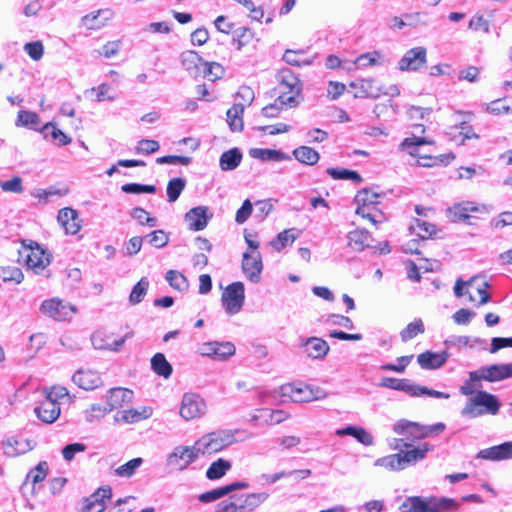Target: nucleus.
<instances>
[{
  "label": "nucleus",
  "mask_w": 512,
  "mask_h": 512,
  "mask_svg": "<svg viewBox=\"0 0 512 512\" xmlns=\"http://www.w3.org/2000/svg\"><path fill=\"white\" fill-rule=\"evenodd\" d=\"M186 187V180L182 177L172 178L167 183L166 193L168 202L173 203L178 200Z\"/></svg>",
  "instance_id": "nucleus-45"
},
{
  "label": "nucleus",
  "mask_w": 512,
  "mask_h": 512,
  "mask_svg": "<svg viewBox=\"0 0 512 512\" xmlns=\"http://www.w3.org/2000/svg\"><path fill=\"white\" fill-rule=\"evenodd\" d=\"M336 434L339 436H352L358 442L366 446L373 445V437L370 435V433L361 427L347 426L345 428L338 429Z\"/></svg>",
  "instance_id": "nucleus-31"
},
{
  "label": "nucleus",
  "mask_w": 512,
  "mask_h": 512,
  "mask_svg": "<svg viewBox=\"0 0 512 512\" xmlns=\"http://www.w3.org/2000/svg\"><path fill=\"white\" fill-rule=\"evenodd\" d=\"M204 76L211 81L220 79L224 74V68L217 62H203Z\"/></svg>",
  "instance_id": "nucleus-58"
},
{
  "label": "nucleus",
  "mask_w": 512,
  "mask_h": 512,
  "mask_svg": "<svg viewBox=\"0 0 512 512\" xmlns=\"http://www.w3.org/2000/svg\"><path fill=\"white\" fill-rule=\"evenodd\" d=\"M431 143H432L431 140H428L424 137L414 136V137H410V138H405L401 143V147L403 149H407L408 153L411 156L424 158V159H430L429 156L420 154L419 147L423 146L425 144H431Z\"/></svg>",
  "instance_id": "nucleus-38"
},
{
  "label": "nucleus",
  "mask_w": 512,
  "mask_h": 512,
  "mask_svg": "<svg viewBox=\"0 0 512 512\" xmlns=\"http://www.w3.org/2000/svg\"><path fill=\"white\" fill-rule=\"evenodd\" d=\"M500 405L501 403L497 396L486 391H478L473 397L469 399L462 413L495 415L498 413Z\"/></svg>",
  "instance_id": "nucleus-6"
},
{
  "label": "nucleus",
  "mask_w": 512,
  "mask_h": 512,
  "mask_svg": "<svg viewBox=\"0 0 512 512\" xmlns=\"http://www.w3.org/2000/svg\"><path fill=\"white\" fill-rule=\"evenodd\" d=\"M253 211V205L249 199L244 200L242 206L237 210L235 215V221L238 224L245 223Z\"/></svg>",
  "instance_id": "nucleus-64"
},
{
  "label": "nucleus",
  "mask_w": 512,
  "mask_h": 512,
  "mask_svg": "<svg viewBox=\"0 0 512 512\" xmlns=\"http://www.w3.org/2000/svg\"><path fill=\"white\" fill-rule=\"evenodd\" d=\"M425 327L421 319H415L409 323L401 332L400 337L403 342H407L420 333H424Z\"/></svg>",
  "instance_id": "nucleus-48"
},
{
  "label": "nucleus",
  "mask_w": 512,
  "mask_h": 512,
  "mask_svg": "<svg viewBox=\"0 0 512 512\" xmlns=\"http://www.w3.org/2000/svg\"><path fill=\"white\" fill-rule=\"evenodd\" d=\"M381 54L378 51H374L372 53H365L360 55L356 59V64L359 67H367L373 65H381L383 61L381 60Z\"/></svg>",
  "instance_id": "nucleus-59"
},
{
  "label": "nucleus",
  "mask_w": 512,
  "mask_h": 512,
  "mask_svg": "<svg viewBox=\"0 0 512 512\" xmlns=\"http://www.w3.org/2000/svg\"><path fill=\"white\" fill-rule=\"evenodd\" d=\"M160 148L159 142L151 139H142L138 142L136 152L138 154H152Z\"/></svg>",
  "instance_id": "nucleus-63"
},
{
  "label": "nucleus",
  "mask_w": 512,
  "mask_h": 512,
  "mask_svg": "<svg viewBox=\"0 0 512 512\" xmlns=\"http://www.w3.org/2000/svg\"><path fill=\"white\" fill-rule=\"evenodd\" d=\"M203 356L211 357L215 360L225 361L235 354V346L231 342H207L200 347Z\"/></svg>",
  "instance_id": "nucleus-11"
},
{
  "label": "nucleus",
  "mask_w": 512,
  "mask_h": 512,
  "mask_svg": "<svg viewBox=\"0 0 512 512\" xmlns=\"http://www.w3.org/2000/svg\"><path fill=\"white\" fill-rule=\"evenodd\" d=\"M444 429L445 425L443 423L423 426L415 422L401 420L395 424L394 431L402 438L388 439V445L392 450H400V442H404L403 446L409 448L411 445L405 441L437 435Z\"/></svg>",
  "instance_id": "nucleus-1"
},
{
  "label": "nucleus",
  "mask_w": 512,
  "mask_h": 512,
  "mask_svg": "<svg viewBox=\"0 0 512 512\" xmlns=\"http://www.w3.org/2000/svg\"><path fill=\"white\" fill-rule=\"evenodd\" d=\"M41 133L44 138H51L53 141H57L59 146L68 145L71 142V138L68 137L64 132H62L59 128H57L53 123H46L42 129Z\"/></svg>",
  "instance_id": "nucleus-41"
},
{
  "label": "nucleus",
  "mask_w": 512,
  "mask_h": 512,
  "mask_svg": "<svg viewBox=\"0 0 512 512\" xmlns=\"http://www.w3.org/2000/svg\"><path fill=\"white\" fill-rule=\"evenodd\" d=\"M478 211V207L473 202H462L454 204L452 207L447 209V216L453 222L467 221L470 216L469 212Z\"/></svg>",
  "instance_id": "nucleus-26"
},
{
  "label": "nucleus",
  "mask_w": 512,
  "mask_h": 512,
  "mask_svg": "<svg viewBox=\"0 0 512 512\" xmlns=\"http://www.w3.org/2000/svg\"><path fill=\"white\" fill-rule=\"evenodd\" d=\"M248 437H250V434L242 430H220L203 437L196 445L199 447L203 446L201 453L212 454L221 451L236 441L244 440Z\"/></svg>",
  "instance_id": "nucleus-3"
},
{
  "label": "nucleus",
  "mask_w": 512,
  "mask_h": 512,
  "mask_svg": "<svg viewBox=\"0 0 512 512\" xmlns=\"http://www.w3.org/2000/svg\"><path fill=\"white\" fill-rule=\"evenodd\" d=\"M5 453L9 456L24 454L32 450L36 443L30 439H8Z\"/></svg>",
  "instance_id": "nucleus-35"
},
{
  "label": "nucleus",
  "mask_w": 512,
  "mask_h": 512,
  "mask_svg": "<svg viewBox=\"0 0 512 512\" xmlns=\"http://www.w3.org/2000/svg\"><path fill=\"white\" fill-rule=\"evenodd\" d=\"M212 217L213 214L209 212L207 206H197L185 214V221L188 222L190 230L201 231L207 227Z\"/></svg>",
  "instance_id": "nucleus-14"
},
{
  "label": "nucleus",
  "mask_w": 512,
  "mask_h": 512,
  "mask_svg": "<svg viewBox=\"0 0 512 512\" xmlns=\"http://www.w3.org/2000/svg\"><path fill=\"white\" fill-rule=\"evenodd\" d=\"M248 487V483L246 482H234L229 485L219 487L213 489L211 491L205 492L199 496V500L203 503L213 502L235 490L238 489H246Z\"/></svg>",
  "instance_id": "nucleus-25"
},
{
  "label": "nucleus",
  "mask_w": 512,
  "mask_h": 512,
  "mask_svg": "<svg viewBox=\"0 0 512 512\" xmlns=\"http://www.w3.org/2000/svg\"><path fill=\"white\" fill-rule=\"evenodd\" d=\"M165 279L172 288H174L178 291H184L188 288V281H187L186 277L179 271H176V270L167 271L166 275H165Z\"/></svg>",
  "instance_id": "nucleus-49"
},
{
  "label": "nucleus",
  "mask_w": 512,
  "mask_h": 512,
  "mask_svg": "<svg viewBox=\"0 0 512 512\" xmlns=\"http://www.w3.org/2000/svg\"><path fill=\"white\" fill-rule=\"evenodd\" d=\"M477 458L500 461L512 458V442H505L500 445L492 446L481 450Z\"/></svg>",
  "instance_id": "nucleus-21"
},
{
  "label": "nucleus",
  "mask_w": 512,
  "mask_h": 512,
  "mask_svg": "<svg viewBox=\"0 0 512 512\" xmlns=\"http://www.w3.org/2000/svg\"><path fill=\"white\" fill-rule=\"evenodd\" d=\"M242 160V152L239 148H231L222 153L219 159V165L223 171L236 169Z\"/></svg>",
  "instance_id": "nucleus-30"
},
{
  "label": "nucleus",
  "mask_w": 512,
  "mask_h": 512,
  "mask_svg": "<svg viewBox=\"0 0 512 512\" xmlns=\"http://www.w3.org/2000/svg\"><path fill=\"white\" fill-rule=\"evenodd\" d=\"M40 123V118L37 113L32 111L20 110L16 119V126H25L29 128H36Z\"/></svg>",
  "instance_id": "nucleus-51"
},
{
  "label": "nucleus",
  "mask_w": 512,
  "mask_h": 512,
  "mask_svg": "<svg viewBox=\"0 0 512 512\" xmlns=\"http://www.w3.org/2000/svg\"><path fill=\"white\" fill-rule=\"evenodd\" d=\"M249 155L254 159H259L261 161H285L290 160L291 157L281 150L275 149H262V148H252L249 150Z\"/></svg>",
  "instance_id": "nucleus-29"
},
{
  "label": "nucleus",
  "mask_w": 512,
  "mask_h": 512,
  "mask_svg": "<svg viewBox=\"0 0 512 512\" xmlns=\"http://www.w3.org/2000/svg\"><path fill=\"white\" fill-rule=\"evenodd\" d=\"M295 229H286L280 232L273 240L270 241L271 247H273L277 251H281L288 245H291L297 238V235H294L292 232Z\"/></svg>",
  "instance_id": "nucleus-47"
},
{
  "label": "nucleus",
  "mask_w": 512,
  "mask_h": 512,
  "mask_svg": "<svg viewBox=\"0 0 512 512\" xmlns=\"http://www.w3.org/2000/svg\"><path fill=\"white\" fill-rule=\"evenodd\" d=\"M149 280L146 277H142L132 288L129 295V302L132 305H137L144 299L149 288Z\"/></svg>",
  "instance_id": "nucleus-46"
},
{
  "label": "nucleus",
  "mask_w": 512,
  "mask_h": 512,
  "mask_svg": "<svg viewBox=\"0 0 512 512\" xmlns=\"http://www.w3.org/2000/svg\"><path fill=\"white\" fill-rule=\"evenodd\" d=\"M144 460L141 457L133 458L114 469V474L120 478H131L141 467Z\"/></svg>",
  "instance_id": "nucleus-42"
},
{
  "label": "nucleus",
  "mask_w": 512,
  "mask_h": 512,
  "mask_svg": "<svg viewBox=\"0 0 512 512\" xmlns=\"http://www.w3.org/2000/svg\"><path fill=\"white\" fill-rule=\"evenodd\" d=\"M151 369L158 376L169 378L173 372L172 365L167 361L163 353H156L151 358Z\"/></svg>",
  "instance_id": "nucleus-33"
},
{
  "label": "nucleus",
  "mask_w": 512,
  "mask_h": 512,
  "mask_svg": "<svg viewBox=\"0 0 512 512\" xmlns=\"http://www.w3.org/2000/svg\"><path fill=\"white\" fill-rule=\"evenodd\" d=\"M279 88L281 91H288V93L300 94L302 84L299 78L290 70L283 69L278 74Z\"/></svg>",
  "instance_id": "nucleus-24"
},
{
  "label": "nucleus",
  "mask_w": 512,
  "mask_h": 512,
  "mask_svg": "<svg viewBox=\"0 0 512 512\" xmlns=\"http://www.w3.org/2000/svg\"><path fill=\"white\" fill-rule=\"evenodd\" d=\"M281 392L284 397H289L292 402L303 403L310 402L318 397L314 395L313 390L308 386L301 384H286L281 387Z\"/></svg>",
  "instance_id": "nucleus-18"
},
{
  "label": "nucleus",
  "mask_w": 512,
  "mask_h": 512,
  "mask_svg": "<svg viewBox=\"0 0 512 512\" xmlns=\"http://www.w3.org/2000/svg\"><path fill=\"white\" fill-rule=\"evenodd\" d=\"M58 222L63 226L67 234L74 235L81 228V220L78 212L70 207L62 208L58 212Z\"/></svg>",
  "instance_id": "nucleus-19"
},
{
  "label": "nucleus",
  "mask_w": 512,
  "mask_h": 512,
  "mask_svg": "<svg viewBox=\"0 0 512 512\" xmlns=\"http://www.w3.org/2000/svg\"><path fill=\"white\" fill-rule=\"evenodd\" d=\"M45 397L41 403L34 408L36 416L49 414V416H60L62 411L71 404V396L67 388L63 386H53L44 390Z\"/></svg>",
  "instance_id": "nucleus-2"
},
{
  "label": "nucleus",
  "mask_w": 512,
  "mask_h": 512,
  "mask_svg": "<svg viewBox=\"0 0 512 512\" xmlns=\"http://www.w3.org/2000/svg\"><path fill=\"white\" fill-rule=\"evenodd\" d=\"M107 11L98 10L82 17V24L88 29H99L104 25V21L99 20L101 14Z\"/></svg>",
  "instance_id": "nucleus-60"
},
{
  "label": "nucleus",
  "mask_w": 512,
  "mask_h": 512,
  "mask_svg": "<svg viewBox=\"0 0 512 512\" xmlns=\"http://www.w3.org/2000/svg\"><path fill=\"white\" fill-rule=\"evenodd\" d=\"M370 238V233L365 229H357L347 235L348 245L357 251H363L366 247H370Z\"/></svg>",
  "instance_id": "nucleus-34"
},
{
  "label": "nucleus",
  "mask_w": 512,
  "mask_h": 512,
  "mask_svg": "<svg viewBox=\"0 0 512 512\" xmlns=\"http://www.w3.org/2000/svg\"><path fill=\"white\" fill-rule=\"evenodd\" d=\"M430 450L431 447L428 444H422L418 447L406 451L400 450L399 455L402 460L404 469L423 460L426 457L427 452Z\"/></svg>",
  "instance_id": "nucleus-28"
},
{
  "label": "nucleus",
  "mask_w": 512,
  "mask_h": 512,
  "mask_svg": "<svg viewBox=\"0 0 512 512\" xmlns=\"http://www.w3.org/2000/svg\"><path fill=\"white\" fill-rule=\"evenodd\" d=\"M293 156L300 163L310 166L316 164L320 159L319 153L309 146H299L295 148L293 150Z\"/></svg>",
  "instance_id": "nucleus-37"
},
{
  "label": "nucleus",
  "mask_w": 512,
  "mask_h": 512,
  "mask_svg": "<svg viewBox=\"0 0 512 512\" xmlns=\"http://www.w3.org/2000/svg\"><path fill=\"white\" fill-rule=\"evenodd\" d=\"M402 512H430V498L408 497L400 507Z\"/></svg>",
  "instance_id": "nucleus-32"
},
{
  "label": "nucleus",
  "mask_w": 512,
  "mask_h": 512,
  "mask_svg": "<svg viewBox=\"0 0 512 512\" xmlns=\"http://www.w3.org/2000/svg\"><path fill=\"white\" fill-rule=\"evenodd\" d=\"M449 357L447 351L441 353L426 351L417 356V362L422 369L434 370L442 367Z\"/></svg>",
  "instance_id": "nucleus-22"
},
{
  "label": "nucleus",
  "mask_w": 512,
  "mask_h": 512,
  "mask_svg": "<svg viewBox=\"0 0 512 512\" xmlns=\"http://www.w3.org/2000/svg\"><path fill=\"white\" fill-rule=\"evenodd\" d=\"M41 311L43 314L57 320V321H65L67 320L72 313L75 312V308L73 306L67 307L63 302L51 299L45 300L41 305Z\"/></svg>",
  "instance_id": "nucleus-16"
},
{
  "label": "nucleus",
  "mask_w": 512,
  "mask_h": 512,
  "mask_svg": "<svg viewBox=\"0 0 512 512\" xmlns=\"http://www.w3.org/2000/svg\"><path fill=\"white\" fill-rule=\"evenodd\" d=\"M245 301V287L240 281L229 284L222 293L221 302L228 315L237 314Z\"/></svg>",
  "instance_id": "nucleus-8"
},
{
  "label": "nucleus",
  "mask_w": 512,
  "mask_h": 512,
  "mask_svg": "<svg viewBox=\"0 0 512 512\" xmlns=\"http://www.w3.org/2000/svg\"><path fill=\"white\" fill-rule=\"evenodd\" d=\"M121 190L127 194H141L148 193L154 194L157 191L155 185L140 184V183H126L122 185Z\"/></svg>",
  "instance_id": "nucleus-54"
},
{
  "label": "nucleus",
  "mask_w": 512,
  "mask_h": 512,
  "mask_svg": "<svg viewBox=\"0 0 512 512\" xmlns=\"http://www.w3.org/2000/svg\"><path fill=\"white\" fill-rule=\"evenodd\" d=\"M155 248H163L168 244L169 237L164 230H155L144 237Z\"/></svg>",
  "instance_id": "nucleus-57"
},
{
  "label": "nucleus",
  "mask_w": 512,
  "mask_h": 512,
  "mask_svg": "<svg viewBox=\"0 0 512 512\" xmlns=\"http://www.w3.org/2000/svg\"><path fill=\"white\" fill-rule=\"evenodd\" d=\"M242 270L249 281L258 283L261 279L263 264L260 253L252 256L249 252L243 253Z\"/></svg>",
  "instance_id": "nucleus-17"
},
{
  "label": "nucleus",
  "mask_w": 512,
  "mask_h": 512,
  "mask_svg": "<svg viewBox=\"0 0 512 512\" xmlns=\"http://www.w3.org/2000/svg\"><path fill=\"white\" fill-rule=\"evenodd\" d=\"M427 51L424 47H415L408 50L398 63L401 71H417L425 66Z\"/></svg>",
  "instance_id": "nucleus-9"
},
{
  "label": "nucleus",
  "mask_w": 512,
  "mask_h": 512,
  "mask_svg": "<svg viewBox=\"0 0 512 512\" xmlns=\"http://www.w3.org/2000/svg\"><path fill=\"white\" fill-rule=\"evenodd\" d=\"M180 59L183 68L191 73H196L198 71V65L203 64L204 62L202 57L193 50L184 51L181 54Z\"/></svg>",
  "instance_id": "nucleus-44"
},
{
  "label": "nucleus",
  "mask_w": 512,
  "mask_h": 512,
  "mask_svg": "<svg viewBox=\"0 0 512 512\" xmlns=\"http://www.w3.org/2000/svg\"><path fill=\"white\" fill-rule=\"evenodd\" d=\"M133 397V391L126 388H112L109 390V395L105 405L103 406V413H111L112 411L122 408L128 404Z\"/></svg>",
  "instance_id": "nucleus-13"
},
{
  "label": "nucleus",
  "mask_w": 512,
  "mask_h": 512,
  "mask_svg": "<svg viewBox=\"0 0 512 512\" xmlns=\"http://www.w3.org/2000/svg\"><path fill=\"white\" fill-rule=\"evenodd\" d=\"M373 79H361L352 81L349 87L355 89V98H373L376 99L380 96L382 89L374 85Z\"/></svg>",
  "instance_id": "nucleus-20"
},
{
  "label": "nucleus",
  "mask_w": 512,
  "mask_h": 512,
  "mask_svg": "<svg viewBox=\"0 0 512 512\" xmlns=\"http://www.w3.org/2000/svg\"><path fill=\"white\" fill-rule=\"evenodd\" d=\"M269 497L266 492L251 493L245 496L244 500L238 504L240 512H253L258 506L265 502Z\"/></svg>",
  "instance_id": "nucleus-39"
},
{
  "label": "nucleus",
  "mask_w": 512,
  "mask_h": 512,
  "mask_svg": "<svg viewBox=\"0 0 512 512\" xmlns=\"http://www.w3.org/2000/svg\"><path fill=\"white\" fill-rule=\"evenodd\" d=\"M206 413L204 399L196 393H185L179 410L180 416H202Z\"/></svg>",
  "instance_id": "nucleus-12"
},
{
  "label": "nucleus",
  "mask_w": 512,
  "mask_h": 512,
  "mask_svg": "<svg viewBox=\"0 0 512 512\" xmlns=\"http://www.w3.org/2000/svg\"><path fill=\"white\" fill-rule=\"evenodd\" d=\"M132 218L136 219L140 225H146L148 227L157 226V219L149 215V213L141 208L135 207L131 211Z\"/></svg>",
  "instance_id": "nucleus-55"
},
{
  "label": "nucleus",
  "mask_w": 512,
  "mask_h": 512,
  "mask_svg": "<svg viewBox=\"0 0 512 512\" xmlns=\"http://www.w3.org/2000/svg\"><path fill=\"white\" fill-rule=\"evenodd\" d=\"M72 381L84 390H92L101 385V377L91 370H78L72 376Z\"/></svg>",
  "instance_id": "nucleus-23"
},
{
  "label": "nucleus",
  "mask_w": 512,
  "mask_h": 512,
  "mask_svg": "<svg viewBox=\"0 0 512 512\" xmlns=\"http://www.w3.org/2000/svg\"><path fill=\"white\" fill-rule=\"evenodd\" d=\"M200 453L201 447L198 445H178L166 455L165 469L169 473L182 472L199 458Z\"/></svg>",
  "instance_id": "nucleus-4"
},
{
  "label": "nucleus",
  "mask_w": 512,
  "mask_h": 512,
  "mask_svg": "<svg viewBox=\"0 0 512 512\" xmlns=\"http://www.w3.org/2000/svg\"><path fill=\"white\" fill-rule=\"evenodd\" d=\"M457 507L458 504L451 498H430V512H445Z\"/></svg>",
  "instance_id": "nucleus-52"
},
{
  "label": "nucleus",
  "mask_w": 512,
  "mask_h": 512,
  "mask_svg": "<svg viewBox=\"0 0 512 512\" xmlns=\"http://www.w3.org/2000/svg\"><path fill=\"white\" fill-rule=\"evenodd\" d=\"M19 260L23 259L28 269L43 270L51 261V255L33 240H22L18 250Z\"/></svg>",
  "instance_id": "nucleus-5"
},
{
  "label": "nucleus",
  "mask_w": 512,
  "mask_h": 512,
  "mask_svg": "<svg viewBox=\"0 0 512 512\" xmlns=\"http://www.w3.org/2000/svg\"><path fill=\"white\" fill-rule=\"evenodd\" d=\"M24 51L29 55L31 59L38 61L43 56L44 47L40 41L28 42L24 45Z\"/></svg>",
  "instance_id": "nucleus-61"
},
{
  "label": "nucleus",
  "mask_w": 512,
  "mask_h": 512,
  "mask_svg": "<svg viewBox=\"0 0 512 512\" xmlns=\"http://www.w3.org/2000/svg\"><path fill=\"white\" fill-rule=\"evenodd\" d=\"M231 469V463L228 460L219 458L214 461L206 471V477L210 480L222 478L227 471Z\"/></svg>",
  "instance_id": "nucleus-43"
},
{
  "label": "nucleus",
  "mask_w": 512,
  "mask_h": 512,
  "mask_svg": "<svg viewBox=\"0 0 512 512\" xmlns=\"http://www.w3.org/2000/svg\"><path fill=\"white\" fill-rule=\"evenodd\" d=\"M111 495L112 490L110 487L99 488L84 500L79 512H103L106 508L105 500L110 499Z\"/></svg>",
  "instance_id": "nucleus-15"
},
{
  "label": "nucleus",
  "mask_w": 512,
  "mask_h": 512,
  "mask_svg": "<svg viewBox=\"0 0 512 512\" xmlns=\"http://www.w3.org/2000/svg\"><path fill=\"white\" fill-rule=\"evenodd\" d=\"M254 37V32L248 27H239L233 31V42L237 43V49L248 45Z\"/></svg>",
  "instance_id": "nucleus-50"
},
{
  "label": "nucleus",
  "mask_w": 512,
  "mask_h": 512,
  "mask_svg": "<svg viewBox=\"0 0 512 512\" xmlns=\"http://www.w3.org/2000/svg\"><path fill=\"white\" fill-rule=\"evenodd\" d=\"M416 228L419 230L418 236L421 241L432 237L436 233V226L426 221L416 220Z\"/></svg>",
  "instance_id": "nucleus-62"
},
{
  "label": "nucleus",
  "mask_w": 512,
  "mask_h": 512,
  "mask_svg": "<svg viewBox=\"0 0 512 512\" xmlns=\"http://www.w3.org/2000/svg\"><path fill=\"white\" fill-rule=\"evenodd\" d=\"M379 196L380 194L378 192L364 188L356 194L354 201L358 206L366 207L372 204H376V198Z\"/></svg>",
  "instance_id": "nucleus-53"
},
{
  "label": "nucleus",
  "mask_w": 512,
  "mask_h": 512,
  "mask_svg": "<svg viewBox=\"0 0 512 512\" xmlns=\"http://www.w3.org/2000/svg\"><path fill=\"white\" fill-rule=\"evenodd\" d=\"M48 469L47 462L40 461L37 466L27 474L26 480L31 479L33 484L42 482L48 474Z\"/></svg>",
  "instance_id": "nucleus-56"
},
{
  "label": "nucleus",
  "mask_w": 512,
  "mask_h": 512,
  "mask_svg": "<svg viewBox=\"0 0 512 512\" xmlns=\"http://www.w3.org/2000/svg\"><path fill=\"white\" fill-rule=\"evenodd\" d=\"M299 347L311 359H323L330 351L329 344L319 337H308L300 340Z\"/></svg>",
  "instance_id": "nucleus-10"
},
{
  "label": "nucleus",
  "mask_w": 512,
  "mask_h": 512,
  "mask_svg": "<svg viewBox=\"0 0 512 512\" xmlns=\"http://www.w3.org/2000/svg\"><path fill=\"white\" fill-rule=\"evenodd\" d=\"M130 336L129 333H127L124 337L114 340L113 342H108L105 338V335L101 331H97L92 334L91 336V342L95 349L99 350H111V351H119L120 348L124 345L126 339Z\"/></svg>",
  "instance_id": "nucleus-27"
},
{
  "label": "nucleus",
  "mask_w": 512,
  "mask_h": 512,
  "mask_svg": "<svg viewBox=\"0 0 512 512\" xmlns=\"http://www.w3.org/2000/svg\"><path fill=\"white\" fill-rule=\"evenodd\" d=\"M511 377L512 363L483 366L480 369L469 373V379L471 382H479L481 380L497 382Z\"/></svg>",
  "instance_id": "nucleus-7"
},
{
  "label": "nucleus",
  "mask_w": 512,
  "mask_h": 512,
  "mask_svg": "<svg viewBox=\"0 0 512 512\" xmlns=\"http://www.w3.org/2000/svg\"><path fill=\"white\" fill-rule=\"evenodd\" d=\"M244 112V105L241 103L234 104L227 111V122L232 131H242L243 130V120L242 115Z\"/></svg>",
  "instance_id": "nucleus-40"
},
{
  "label": "nucleus",
  "mask_w": 512,
  "mask_h": 512,
  "mask_svg": "<svg viewBox=\"0 0 512 512\" xmlns=\"http://www.w3.org/2000/svg\"><path fill=\"white\" fill-rule=\"evenodd\" d=\"M373 466L383 468L390 472H398L404 470L399 453L380 457L374 461Z\"/></svg>",
  "instance_id": "nucleus-36"
}]
</instances>
